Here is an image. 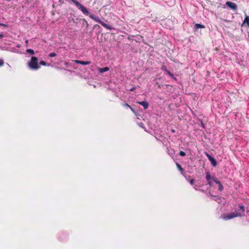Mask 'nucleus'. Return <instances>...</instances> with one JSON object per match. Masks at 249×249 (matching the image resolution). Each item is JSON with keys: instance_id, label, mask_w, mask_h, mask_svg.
<instances>
[{"instance_id": "dca6fc26", "label": "nucleus", "mask_w": 249, "mask_h": 249, "mask_svg": "<svg viewBox=\"0 0 249 249\" xmlns=\"http://www.w3.org/2000/svg\"><path fill=\"white\" fill-rule=\"evenodd\" d=\"M168 151V154L170 155V156H173L175 154V152H174V150H171V151H170L169 149L168 148L167 149Z\"/></svg>"}, {"instance_id": "aec40b11", "label": "nucleus", "mask_w": 249, "mask_h": 249, "mask_svg": "<svg viewBox=\"0 0 249 249\" xmlns=\"http://www.w3.org/2000/svg\"><path fill=\"white\" fill-rule=\"evenodd\" d=\"M39 64L41 65H42V66H49V65H47V63L44 61H40L39 62Z\"/></svg>"}, {"instance_id": "1a4fd4ad", "label": "nucleus", "mask_w": 249, "mask_h": 249, "mask_svg": "<svg viewBox=\"0 0 249 249\" xmlns=\"http://www.w3.org/2000/svg\"><path fill=\"white\" fill-rule=\"evenodd\" d=\"M74 62L76 64H80L82 65H89L90 64V61H84L76 60L74 61Z\"/></svg>"}, {"instance_id": "473e14b6", "label": "nucleus", "mask_w": 249, "mask_h": 249, "mask_svg": "<svg viewBox=\"0 0 249 249\" xmlns=\"http://www.w3.org/2000/svg\"><path fill=\"white\" fill-rule=\"evenodd\" d=\"M156 139H157V140H159V141H161V140H160V139H159V138H158V137H156Z\"/></svg>"}, {"instance_id": "0eeeda50", "label": "nucleus", "mask_w": 249, "mask_h": 249, "mask_svg": "<svg viewBox=\"0 0 249 249\" xmlns=\"http://www.w3.org/2000/svg\"><path fill=\"white\" fill-rule=\"evenodd\" d=\"M207 156L213 166H215L217 164L215 159L208 154H207Z\"/></svg>"}, {"instance_id": "5701e85b", "label": "nucleus", "mask_w": 249, "mask_h": 249, "mask_svg": "<svg viewBox=\"0 0 249 249\" xmlns=\"http://www.w3.org/2000/svg\"><path fill=\"white\" fill-rule=\"evenodd\" d=\"M188 181L191 185L194 184L195 180L194 179H190L188 180Z\"/></svg>"}, {"instance_id": "7c9ffc66", "label": "nucleus", "mask_w": 249, "mask_h": 249, "mask_svg": "<svg viewBox=\"0 0 249 249\" xmlns=\"http://www.w3.org/2000/svg\"><path fill=\"white\" fill-rule=\"evenodd\" d=\"M3 36H3V34H0V39L3 38Z\"/></svg>"}, {"instance_id": "6e6552de", "label": "nucleus", "mask_w": 249, "mask_h": 249, "mask_svg": "<svg viewBox=\"0 0 249 249\" xmlns=\"http://www.w3.org/2000/svg\"><path fill=\"white\" fill-rule=\"evenodd\" d=\"M242 27H244L245 26L249 27V17L246 15L243 22L242 24Z\"/></svg>"}, {"instance_id": "bb28decb", "label": "nucleus", "mask_w": 249, "mask_h": 249, "mask_svg": "<svg viewBox=\"0 0 249 249\" xmlns=\"http://www.w3.org/2000/svg\"><path fill=\"white\" fill-rule=\"evenodd\" d=\"M136 89V87H133L132 88L130 89V91H134Z\"/></svg>"}, {"instance_id": "393cba45", "label": "nucleus", "mask_w": 249, "mask_h": 249, "mask_svg": "<svg viewBox=\"0 0 249 249\" xmlns=\"http://www.w3.org/2000/svg\"><path fill=\"white\" fill-rule=\"evenodd\" d=\"M4 61L2 59H0V67L2 66L3 65Z\"/></svg>"}, {"instance_id": "20e7f679", "label": "nucleus", "mask_w": 249, "mask_h": 249, "mask_svg": "<svg viewBox=\"0 0 249 249\" xmlns=\"http://www.w3.org/2000/svg\"><path fill=\"white\" fill-rule=\"evenodd\" d=\"M57 238L61 242L67 241L69 238V233L66 231H60L57 234Z\"/></svg>"}, {"instance_id": "9b49d317", "label": "nucleus", "mask_w": 249, "mask_h": 249, "mask_svg": "<svg viewBox=\"0 0 249 249\" xmlns=\"http://www.w3.org/2000/svg\"><path fill=\"white\" fill-rule=\"evenodd\" d=\"M109 70V68L107 67L98 68V71L101 73H103L104 72L108 71Z\"/></svg>"}, {"instance_id": "a211bd4d", "label": "nucleus", "mask_w": 249, "mask_h": 249, "mask_svg": "<svg viewBox=\"0 0 249 249\" xmlns=\"http://www.w3.org/2000/svg\"><path fill=\"white\" fill-rule=\"evenodd\" d=\"M166 73L171 77L173 78L174 79H176L174 77V74L173 73H172L170 71H169L168 70L166 72Z\"/></svg>"}, {"instance_id": "9d476101", "label": "nucleus", "mask_w": 249, "mask_h": 249, "mask_svg": "<svg viewBox=\"0 0 249 249\" xmlns=\"http://www.w3.org/2000/svg\"><path fill=\"white\" fill-rule=\"evenodd\" d=\"M137 103L142 105L145 109H147L149 107V103L147 101L137 102Z\"/></svg>"}, {"instance_id": "ddd939ff", "label": "nucleus", "mask_w": 249, "mask_h": 249, "mask_svg": "<svg viewBox=\"0 0 249 249\" xmlns=\"http://www.w3.org/2000/svg\"><path fill=\"white\" fill-rule=\"evenodd\" d=\"M205 26L204 25L199 24V23H196L194 26V28L196 30H197L199 28H205Z\"/></svg>"}, {"instance_id": "72a5a7b5", "label": "nucleus", "mask_w": 249, "mask_h": 249, "mask_svg": "<svg viewBox=\"0 0 249 249\" xmlns=\"http://www.w3.org/2000/svg\"><path fill=\"white\" fill-rule=\"evenodd\" d=\"M25 42H26V44H27V43H28V40H26V41H25Z\"/></svg>"}, {"instance_id": "423d86ee", "label": "nucleus", "mask_w": 249, "mask_h": 249, "mask_svg": "<svg viewBox=\"0 0 249 249\" xmlns=\"http://www.w3.org/2000/svg\"><path fill=\"white\" fill-rule=\"evenodd\" d=\"M213 180L218 185V190L220 192L224 190V187L220 181L217 179L216 178H213Z\"/></svg>"}, {"instance_id": "f8f14e48", "label": "nucleus", "mask_w": 249, "mask_h": 249, "mask_svg": "<svg viewBox=\"0 0 249 249\" xmlns=\"http://www.w3.org/2000/svg\"><path fill=\"white\" fill-rule=\"evenodd\" d=\"M215 178L214 177H212L209 172H207L206 173V179L207 182L211 181V180H213V178Z\"/></svg>"}, {"instance_id": "2f4dec72", "label": "nucleus", "mask_w": 249, "mask_h": 249, "mask_svg": "<svg viewBox=\"0 0 249 249\" xmlns=\"http://www.w3.org/2000/svg\"><path fill=\"white\" fill-rule=\"evenodd\" d=\"M171 131H172L173 133H175V132H176L175 130V129H171Z\"/></svg>"}, {"instance_id": "b1692460", "label": "nucleus", "mask_w": 249, "mask_h": 249, "mask_svg": "<svg viewBox=\"0 0 249 249\" xmlns=\"http://www.w3.org/2000/svg\"><path fill=\"white\" fill-rule=\"evenodd\" d=\"M186 155L185 153L183 151H180L179 152V155L180 156L183 157L185 156Z\"/></svg>"}, {"instance_id": "f03ea898", "label": "nucleus", "mask_w": 249, "mask_h": 249, "mask_svg": "<svg viewBox=\"0 0 249 249\" xmlns=\"http://www.w3.org/2000/svg\"><path fill=\"white\" fill-rule=\"evenodd\" d=\"M245 207L243 205H239L235 209V212L227 214H223L221 216L224 220H228L236 217H241L244 214Z\"/></svg>"}, {"instance_id": "f3484780", "label": "nucleus", "mask_w": 249, "mask_h": 249, "mask_svg": "<svg viewBox=\"0 0 249 249\" xmlns=\"http://www.w3.org/2000/svg\"><path fill=\"white\" fill-rule=\"evenodd\" d=\"M213 182L214 181L213 180H211V181L207 182V184L209 185L210 187H212L213 186Z\"/></svg>"}, {"instance_id": "7ed1b4c3", "label": "nucleus", "mask_w": 249, "mask_h": 249, "mask_svg": "<svg viewBox=\"0 0 249 249\" xmlns=\"http://www.w3.org/2000/svg\"><path fill=\"white\" fill-rule=\"evenodd\" d=\"M29 68L32 70H37L40 68L38 65V59L36 56H32L31 60L28 62Z\"/></svg>"}, {"instance_id": "4be33fe9", "label": "nucleus", "mask_w": 249, "mask_h": 249, "mask_svg": "<svg viewBox=\"0 0 249 249\" xmlns=\"http://www.w3.org/2000/svg\"><path fill=\"white\" fill-rule=\"evenodd\" d=\"M76 6L79 2L76 0H71Z\"/></svg>"}, {"instance_id": "39448f33", "label": "nucleus", "mask_w": 249, "mask_h": 249, "mask_svg": "<svg viewBox=\"0 0 249 249\" xmlns=\"http://www.w3.org/2000/svg\"><path fill=\"white\" fill-rule=\"evenodd\" d=\"M225 4L227 7L234 11H236L237 9V4L233 2L227 1Z\"/></svg>"}, {"instance_id": "c85d7f7f", "label": "nucleus", "mask_w": 249, "mask_h": 249, "mask_svg": "<svg viewBox=\"0 0 249 249\" xmlns=\"http://www.w3.org/2000/svg\"><path fill=\"white\" fill-rule=\"evenodd\" d=\"M198 186H199L198 185L196 184H195V186H194V188H195L196 190H197L196 187H198Z\"/></svg>"}, {"instance_id": "6ab92c4d", "label": "nucleus", "mask_w": 249, "mask_h": 249, "mask_svg": "<svg viewBox=\"0 0 249 249\" xmlns=\"http://www.w3.org/2000/svg\"><path fill=\"white\" fill-rule=\"evenodd\" d=\"M161 70L162 71H165V72H167V69H166V67L164 66V65H162L161 67Z\"/></svg>"}, {"instance_id": "4468645a", "label": "nucleus", "mask_w": 249, "mask_h": 249, "mask_svg": "<svg viewBox=\"0 0 249 249\" xmlns=\"http://www.w3.org/2000/svg\"><path fill=\"white\" fill-rule=\"evenodd\" d=\"M27 53L30 55H34L35 54V51L31 49H28L26 50Z\"/></svg>"}, {"instance_id": "a878e982", "label": "nucleus", "mask_w": 249, "mask_h": 249, "mask_svg": "<svg viewBox=\"0 0 249 249\" xmlns=\"http://www.w3.org/2000/svg\"><path fill=\"white\" fill-rule=\"evenodd\" d=\"M123 106L124 107H130V106H129L128 104L127 103H125L124 104H123Z\"/></svg>"}, {"instance_id": "f257e3e1", "label": "nucleus", "mask_w": 249, "mask_h": 249, "mask_svg": "<svg viewBox=\"0 0 249 249\" xmlns=\"http://www.w3.org/2000/svg\"><path fill=\"white\" fill-rule=\"evenodd\" d=\"M77 7L78 8V9L81 11L83 14L86 16H89L90 17V18H91L96 22H98V23L101 24L103 27H104L106 29H108L109 30L113 29V27L111 25L107 24L103 22L100 18H99L98 17H96L94 15L90 14L89 10H88V9L86 8L81 3H79L77 5Z\"/></svg>"}, {"instance_id": "2eb2a0df", "label": "nucleus", "mask_w": 249, "mask_h": 249, "mask_svg": "<svg viewBox=\"0 0 249 249\" xmlns=\"http://www.w3.org/2000/svg\"><path fill=\"white\" fill-rule=\"evenodd\" d=\"M176 165H177L178 168L181 171V173L182 174L183 169L181 167V166L178 163H176Z\"/></svg>"}, {"instance_id": "c756f323", "label": "nucleus", "mask_w": 249, "mask_h": 249, "mask_svg": "<svg viewBox=\"0 0 249 249\" xmlns=\"http://www.w3.org/2000/svg\"><path fill=\"white\" fill-rule=\"evenodd\" d=\"M0 25L4 26V27L7 26L5 24H3V23H0Z\"/></svg>"}, {"instance_id": "cd10ccee", "label": "nucleus", "mask_w": 249, "mask_h": 249, "mask_svg": "<svg viewBox=\"0 0 249 249\" xmlns=\"http://www.w3.org/2000/svg\"><path fill=\"white\" fill-rule=\"evenodd\" d=\"M131 110L134 113H136L135 110L130 106V107H129Z\"/></svg>"}, {"instance_id": "412c9836", "label": "nucleus", "mask_w": 249, "mask_h": 249, "mask_svg": "<svg viewBox=\"0 0 249 249\" xmlns=\"http://www.w3.org/2000/svg\"><path fill=\"white\" fill-rule=\"evenodd\" d=\"M56 55V54L54 53H50L49 55V56L50 57H53Z\"/></svg>"}, {"instance_id": "f704fd0d", "label": "nucleus", "mask_w": 249, "mask_h": 249, "mask_svg": "<svg viewBox=\"0 0 249 249\" xmlns=\"http://www.w3.org/2000/svg\"><path fill=\"white\" fill-rule=\"evenodd\" d=\"M203 127H204V124H201Z\"/></svg>"}]
</instances>
